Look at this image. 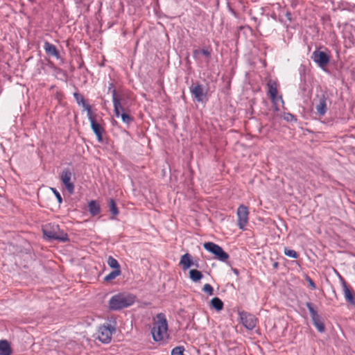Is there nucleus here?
<instances>
[{
	"label": "nucleus",
	"mask_w": 355,
	"mask_h": 355,
	"mask_svg": "<svg viewBox=\"0 0 355 355\" xmlns=\"http://www.w3.org/2000/svg\"><path fill=\"white\" fill-rule=\"evenodd\" d=\"M203 275L202 272L196 269H191L189 270V278L193 282H198L202 279Z\"/></svg>",
	"instance_id": "b1692460"
},
{
	"label": "nucleus",
	"mask_w": 355,
	"mask_h": 355,
	"mask_svg": "<svg viewBox=\"0 0 355 355\" xmlns=\"http://www.w3.org/2000/svg\"><path fill=\"white\" fill-rule=\"evenodd\" d=\"M71 176L72 173L69 168H64L60 175V180L70 194L74 192V184L71 182Z\"/></svg>",
	"instance_id": "4468645a"
},
{
	"label": "nucleus",
	"mask_w": 355,
	"mask_h": 355,
	"mask_svg": "<svg viewBox=\"0 0 355 355\" xmlns=\"http://www.w3.org/2000/svg\"><path fill=\"white\" fill-rule=\"evenodd\" d=\"M240 318L243 326L249 329L252 330L257 324V318L248 312L242 311L239 312Z\"/></svg>",
	"instance_id": "f8f14e48"
},
{
	"label": "nucleus",
	"mask_w": 355,
	"mask_h": 355,
	"mask_svg": "<svg viewBox=\"0 0 355 355\" xmlns=\"http://www.w3.org/2000/svg\"><path fill=\"white\" fill-rule=\"evenodd\" d=\"M234 273H236V274L238 273V270L236 269H234Z\"/></svg>",
	"instance_id": "4c0bfd02"
},
{
	"label": "nucleus",
	"mask_w": 355,
	"mask_h": 355,
	"mask_svg": "<svg viewBox=\"0 0 355 355\" xmlns=\"http://www.w3.org/2000/svg\"><path fill=\"white\" fill-rule=\"evenodd\" d=\"M268 95L271 99L272 103L275 105L278 99L283 102L282 96H277V83L276 80L270 79L267 83Z\"/></svg>",
	"instance_id": "ddd939ff"
},
{
	"label": "nucleus",
	"mask_w": 355,
	"mask_h": 355,
	"mask_svg": "<svg viewBox=\"0 0 355 355\" xmlns=\"http://www.w3.org/2000/svg\"><path fill=\"white\" fill-rule=\"evenodd\" d=\"M43 234L49 239H54L59 241H67L68 235L63 230H61L59 226L55 223H48L42 228Z\"/></svg>",
	"instance_id": "7ed1b4c3"
},
{
	"label": "nucleus",
	"mask_w": 355,
	"mask_h": 355,
	"mask_svg": "<svg viewBox=\"0 0 355 355\" xmlns=\"http://www.w3.org/2000/svg\"><path fill=\"white\" fill-rule=\"evenodd\" d=\"M11 348L9 343L6 340L0 341V355H10Z\"/></svg>",
	"instance_id": "4be33fe9"
},
{
	"label": "nucleus",
	"mask_w": 355,
	"mask_h": 355,
	"mask_svg": "<svg viewBox=\"0 0 355 355\" xmlns=\"http://www.w3.org/2000/svg\"><path fill=\"white\" fill-rule=\"evenodd\" d=\"M53 193L55 194L58 202L60 204L62 202V198L60 194V193L54 188H51Z\"/></svg>",
	"instance_id": "72a5a7b5"
},
{
	"label": "nucleus",
	"mask_w": 355,
	"mask_h": 355,
	"mask_svg": "<svg viewBox=\"0 0 355 355\" xmlns=\"http://www.w3.org/2000/svg\"><path fill=\"white\" fill-rule=\"evenodd\" d=\"M168 322L166 315L159 313L156 315L153 324L151 334L155 341L159 342L168 337Z\"/></svg>",
	"instance_id": "f257e3e1"
},
{
	"label": "nucleus",
	"mask_w": 355,
	"mask_h": 355,
	"mask_svg": "<svg viewBox=\"0 0 355 355\" xmlns=\"http://www.w3.org/2000/svg\"><path fill=\"white\" fill-rule=\"evenodd\" d=\"M311 58L321 68L327 66L330 61V56L327 53L319 50L313 52Z\"/></svg>",
	"instance_id": "9b49d317"
},
{
	"label": "nucleus",
	"mask_w": 355,
	"mask_h": 355,
	"mask_svg": "<svg viewBox=\"0 0 355 355\" xmlns=\"http://www.w3.org/2000/svg\"><path fill=\"white\" fill-rule=\"evenodd\" d=\"M43 47L46 53L49 56L54 57L57 59L60 58V52L54 44L46 41L44 43Z\"/></svg>",
	"instance_id": "a211bd4d"
},
{
	"label": "nucleus",
	"mask_w": 355,
	"mask_h": 355,
	"mask_svg": "<svg viewBox=\"0 0 355 355\" xmlns=\"http://www.w3.org/2000/svg\"><path fill=\"white\" fill-rule=\"evenodd\" d=\"M210 303L211 307L218 311H221L223 309V302L218 297H214L211 300Z\"/></svg>",
	"instance_id": "393cba45"
},
{
	"label": "nucleus",
	"mask_w": 355,
	"mask_h": 355,
	"mask_svg": "<svg viewBox=\"0 0 355 355\" xmlns=\"http://www.w3.org/2000/svg\"><path fill=\"white\" fill-rule=\"evenodd\" d=\"M128 96L124 94H118L116 89H113L112 102L114 112L116 117H119V111L128 109L127 105Z\"/></svg>",
	"instance_id": "20e7f679"
},
{
	"label": "nucleus",
	"mask_w": 355,
	"mask_h": 355,
	"mask_svg": "<svg viewBox=\"0 0 355 355\" xmlns=\"http://www.w3.org/2000/svg\"><path fill=\"white\" fill-rule=\"evenodd\" d=\"M73 96L75 98L76 103L79 105H82L85 108V110L87 111V114H89L92 112L91 106L88 103H86V101L85 100L84 96L81 94H80L78 92H75L73 94Z\"/></svg>",
	"instance_id": "6ab92c4d"
},
{
	"label": "nucleus",
	"mask_w": 355,
	"mask_h": 355,
	"mask_svg": "<svg viewBox=\"0 0 355 355\" xmlns=\"http://www.w3.org/2000/svg\"><path fill=\"white\" fill-rule=\"evenodd\" d=\"M107 264L110 268H114V270L120 269V265L119 262L112 256L108 257Z\"/></svg>",
	"instance_id": "c85d7f7f"
},
{
	"label": "nucleus",
	"mask_w": 355,
	"mask_h": 355,
	"mask_svg": "<svg viewBox=\"0 0 355 355\" xmlns=\"http://www.w3.org/2000/svg\"><path fill=\"white\" fill-rule=\"evenodd\" d=\"M236 215L238 218L237 225L239 229L244 230L248 224V208L243 205H241L237 209Z\"/></svg>",
	"instance_id": "1a4fd4ad"
},
{
	"label": "nucleus",
	"mask_w": 355,
	"mask_h": 355,
	"mask_svg": "<svg viewBox=\"0 0 355 355\" xmlns=\"http://www.w3.org/2000/svg\"><path fill=\"white\" fill-rule=\"evenodd\" d=\"M284 254L287 257H292L294 259H297L299 255L294 250L285 248L284 250Z\"/></svg>",
	"instance_id": "c756f323"
},
{
	"label": "nucleus",
	"mask_w": 355,
	"mask_h": 355,
	"mask_svg": "<svg viewBox=\"0 0 355 355\" xmlns=\"http://www.w3.org/2000/svg\"><path fill=\"white\" fill-rule=\"evenodd\" d=\"M113 89H115V88H114V84L111 83L109 84L108 91L111 92V93L112 94Z\"/></svg>",
	"instance_id": "c9c22d12"
},
{
	"label": "nucleus",
	"mask_w": 355,
	"mask_h": 355,
	"mask_svg": "<svg viewBox=\"0 0 355 355\" xmlns=\"http://www.w3.org/2000/svg\"><path fill=\"white\" fill-rule=\"evenodd\" d=\"M306 306L311 314L313 324L318 331L320 333L324 332L325 330L324 324L321 320L320 316L318 314L317 311L313 309L312 304L311 302H306Z\"/></svg>",
	"instance_id": "9d476101"
},
{
	"label": "nucleus",
	"mask_w": 355,
	"mask_h": 355,
	"mask_svg": "<svg viewBox=\"0 0 355 355\" xmlns=\"http://www.w3.org/2000/svg\"><path fill=\"white\" fill-rule=\"evenodd\" d=\"M284 119L287 121H297V119L295 118V116L292 114H290V113H286L284 116Z\"/></svg>",
	"instance_id": "473e14b6"
},
{
	"label": "nucleus",
	"mask_w": 355,
	"mask_h": 355,
	"mask_svg": "<svg viewBox=\"0 0 355 355\" xmlns=\"http://www.w3.org/2000/svg\"><path fill=\"white\" fill-rule=\"evenodd\" d=\"M119 116L123 123L129 125L134 121V118L128 114V109L119 111Z\"/></svg>",
	"instance_id": "5701e85b"
},
{
	"label": "nucleus",
	"mask_w": 355,
	"mask_h": 355,
	"mask_svg": "<svg viewBox=\"0 0 355 355\" xmlns=\"http://www.w3.org/2000/svg\"><path fill=\"white\" fill-rule=\"evenodd\" d=\"M204 248L215 255L220 261H226L229 259V254L225 252L218 245L213 242H207L203 244Z\"/></svg>",
	"instance_id": "423d86ee"
},
{
	"label": "nucleus",
	"mask_w": 355,
	"mask_h": 355,
	"mask_svg": "<svg viewBox=\"0 0 355 355\" xmlns=\"http://www.w3.org/2000/svg\"><path fill=\"white\" fill-rule=\"evenodd\" d=\"M278 266H279V263H278V262H275V263H273V268H278Z\"/></svg>",
	"instance_id": "e433bc0d"
},
{
	"label": "nucleus",
	"mask_w": 355,
	"mask_h": 355,
	"mask_svg": "<svg viewBox=\"0 0 355 355\" xmlns=\"http://www.w3.org/2000/svg\"><path fill=\"white\" fill-rule=\"evenodd\" d=\"M200 54H202V55L205 56L207 58H209L211 56L210 51L207 49H195L193 51V56L195 59H197L198 55Z\"/></svg>",
	"instance_id": "a878e982"
},
{
	"label": "nucleus",
	"mask_w": 355,
	"mask_h": 355,
	"mask_svg": "<svg viewBox=\"0 0 355 355\" xmlns=\"http://www.w3.org/2000/svg\"><path fill=\"white\" fill-rule=\"evenodd\" d=\"M190 92L192 96L198 102H202L206 93L204 92L203 86L199 83L193 84L190 87Z\"/></svg>",
	"instance_id": "f3484780"
},
{
	"label": "nucleus",
	"mask_w": 355,
	"mask_h": 355,
	"mask_svg": "<svg viewBox=\"0 0 355 355\" xmlns=\"http://www.w3.org/2000/svg\"><path fill=\"white\" fill-rule=\"evenodd\" d=\"M115 330V327L112 324L109 323L103 324L98 329L97 338L103 343H109Z\"/></svg>",
	"instance_id": "0eeeda50"
},
{
	"label": "nucleus",
	"mask_w": 355,
	"mask_h": 355,
	"mask_svg": "<svg viewBox=\"0 0 355 355\" xmlns=\"http://www.w3.org/2000/svg\"><path fill=\"white\" fill-rule=\"evenodd\" d=\"M204 248L215 255L220 261H226L229 259V254L225 252L218 245L213 242H207L203 244Z\"/></svg>",
	"instance_id": "39448f33"
},
{
	"label": "nucleus",
	"mask_w": 355,
	"mask_h": 355,
	"mask_svg": "<svg viewBox=\"0 0 355 355\" xmlns=\"http://www.w3.org/2000/svg\"><path fill=\"white\" fill-rule=\"evenodd\" d=\"M184 347L183 346H178L171 351V355H184Z\"/></svg>",
	"instance_id": "7c9ffc66"
},
{
	"label": "nucleus",
	"mask_w": 355,
	"mask_h": 355,
	"mask_svg": "<svg viewBox=\"0 0 355 355\" xmlns=\"http://www.w3.org/2000/svg\"><path fill=\"white\" fill-rule=\"evenodd\" d=\"M108 205L109 210L114 216H116L119 214V209L116 207L115 201L113 199H110Z\"/></svg>",
	"instance_id": "cd10ccee"
},
{
	"label": "nucleus",
	"mask_w": 355,
	"mask_h": 355,
	"mask_svg": "<svg viewBox=\"0 0 355 355\" xmlns=\"http://www.w3.org/2000/svg\"><path fill=\"white\" fill-rule=\"evenodd\" d=\"M306 280L309 282V284L311 286V288L315 289V284L314 283V282L309 276L306 277Z\"/></svg>",
	"instance_id": "f704fd0d"
},
{
	"label": "nucleus",
	"mask_w": 355,
	"mask_h": 355,
	"mask_svg": "<svg viewBox=\"0 0 355 355\" xmlns=\"http://www.w3.org/2000/svg\"><path fill=\"white\" fill-rule=\"evenodd\" d=\"M121 275V270H114L104 277L105 282H110Z\"/></svg>",
	"instance_id": "bb28decb"
},
{
	"label": "nucleus",
	"mask_w": 355,
	"mask_h": 355,
	"mask_svg": "<svg viewBox=\"0 0 355 355\" xmlns=\"http://www.w3.org/2000/svg\"><path fill=\"white\" fill-rule=\"evenodd\" d=\"M329 98V95L327 92H322L321 94L316 95L315 98V110L317 113L322 116L327 111V101Z\"/></svg>",
	"instance_id": "6e6552de"
},
{
	"label": "nucleus",
	"mask_w": 355,
	"mask_h": 355,
	"mask_svg": "<svg viewBox=\"0 0 355 355\" xmlns=\"http://www.w3.org/2000/svg\"><path fill=\"white\" fill-rule=\"evenodd\" d=\"M88 209L90 214L93 216H96L101 212V207L99 203L96 200H91L88 203Z\"/></svg>",
	"instance_id": "412c9836"
},
{
	"label": "nucleus",
	"mask_w": 355,
	"mask_h": 355,
	"mask_svg": "<svg viewBox=\"0 0 355 355\" xmlns=\"http://www.w3.org/2000/svg\"><path fill=\"white\" fill-rule=\"evenodd\" d=\"M202 291L207 293L209 295H214V288L209 284H205L203 286Z\"/></svg>",
	"instance_id": "2f4dec72"
},
{
	"label": "nucleus",
	"mask_w": 355,
	"mask_h": 355,
	"mask_svg": "<svg viewBox=\"0 0 355 355\" xmlns=\"http://www.w3.org/2000/svg\"><path fill=\"white\" fill-rule=\"evenodd\" d=\"M340 279L342 282L343 291L346 301L352 305H355V297L353 295V291L340 275Z\"/></svg>",
	"instance_id": "dca6fc26"
},
{
	"label": "nucleus",
	"mask_w": 355,
	"mask_h": 355,
	"mask_svg": "<svg viewBox=\"0 0 355 355\" xmlns=\"http://www.w3.org/2000/svg\"><path fill=\"white\" fill-rule=\"evenodd\" d=\"M180 265L182 266L184 270L189 268L193 263L191 261V256L189 253H186L181 257Z\"/></svg>",
	"instance_id": "aec40b11"
},
{
	"label": "nucleus",
	"mask_w": 355,
	"mask_h": 355,
	"mask_svg": "<svg viewBox=\"0 0 355 355\" xmlns=\"http://www.w3.org/2000/svg\"><path fill=\"white\" fill-rule=\"evenodd\" d=\"M88 119L91 123V128L93 132L95 133L97 139L98 141H103V134L104 132V129L101 125L98 123L95 120L96 115L93 114L92 112L87 114Z\"/></svg>",
	"instance_id": "2eb2a0df"
},
{
	"label": "nucleus",
	"mask_w": 355,
	"mask_h": 355,
	"mask_svg": "<svg viewBox=\"0 0 355 355\" xmlns=\"http://www.w3.org/2000/svg\"><path fill=\"white\" fill-rule=\"evenodd\" d=\"M136 300L135 295L130 293H119L112 296L108 302L109 309L119 311L132 305Z\"/></svg>",
	"instance_id": "f03ea898"
}]
</instances>
